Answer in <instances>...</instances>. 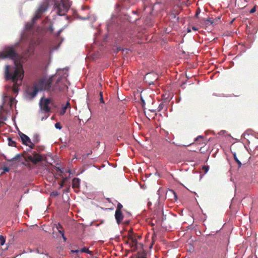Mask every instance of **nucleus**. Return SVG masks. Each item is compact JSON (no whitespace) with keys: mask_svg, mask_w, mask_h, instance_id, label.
I'll return each mask as SVG.
<instances>
[{"mask_svg":"<svg viewBox=\"0 0 258 258\" xmlns=\"http://www.w3.org/2000/svg\"><path fill=\"white\" fill-rule=\"evenodd\" d=\"M54 77L48 78L43 77L33 83V86L27 88V93L30 99H33L38 94L39 91H47L48 92H63L68 89L65 82L67 79L60 77L56 80L55 83L52 86Z\"/></svg>","mask_w":258,"mask_h":258,"instance_id":"nucleus-1","label":"nucleus"},{"mask_svg":"<svg viewBox=\"0 0 258 258\" xmlns=\"http://www.w3.org/2000/svg\"><path fill=\"white\" fill-rule=\"evenodd\" d=\"M24 75L23 66H6L5 78L13 83L12 90L14 93L19 91V87L22 84Z\"/></svg>","mask_w":258,"mask_h":258,"instance_id":"nucleus-2","label":"nucleus"},{"mask_svg":"<svg viewBox=\"0 0 258 258\" xmlns=\"http://www.w3.org/2000/svg\"><path fill=\"white\" fill-rule=\"evenodd\" d=\"M34 49V44L32 42L30 44L27 51L19 55V53L16 52L13 47H7L0 52V60L9 58L14 61L15 64H22V63L26 61L31 53L33 52Z\"/></svg>","mask_w":258,"mask_h":258,"instance_id":"nucleus-3","label":"nucleus"},{"mask_svg":"<svg viewBox=\"0 0 258 258\" xmlns=\"http://www.w3.org/2000/svg\"><path fill=\"white\" fill-rule=\"evenodd\" d=\"M127 236L130 241V247L133 251L143 249V244L139 241L142 239V235L134 233L132 229L127 232Z\"/></svg>","mask_w":258,"mask_h":258,"instance_id":"nucleus-4","label":"nucleus"},{"mask_svg":"<svg viewBox=\"0 0 258 258\" xmlns=\"http://www.w3.org/2000/svg\"><path fill=\"white\" fill-rule=\"evenodd\" d=\"M25 159L26 162L30 161L35 164L42 161L41 155L38 154L36 151H33L32 154H26Z\"/></svg>","mask_w":258,"mask_h":258,"instance_id":"nucleus-5","label":"nucleus"},{"mask_svg":"<svg viewBox=\"0 0 258 258\" xmlns=\"http://www.w3.org/2000/svg\"><path fill=\"white\" fill-rule=\"evenodd\" d=\"M50 99L42 97L39 101V106L42 111L44 112H48L50 111L49 104L50 103Z\"/></svg>","mask_w":258,"mask_h":258,"instance_id":"nucleus-6","label":"nucleus"},{"mask_svg":"<svg viewBox=\"0 0 258 258\" xmlns=\"http://www.w3.org/2000/svg\"><path fill=\"white\" fill-rule=\"evenodd\" d=\"M145 80L149 84H154L155 82H157L158 77L157 74L154 73H149L145 75Z\"/></svg>","mask_w":258,"mask_h":258,"instance_id":"nucleus-7","label":"nucleus"},{"mask_svg":"<svg viewBox=\"0 0 258 258\" xmlns=\"http://www.w3.org/2000/svg\"><path fill=\"white\" fill-rule=\"evenodd\" d=\"M55 7L58 10V14L63 15L68 11V7L66 6L63 3L62 4H55Z\"/></svg>","mask_w":258,"mask_h":258,"instance_id":"nucleus-8","label":"nucleus"},{"mask_svg":"<svg viewBox=\"0 0 258 258\" xmlns=\"http://www.w3.org/2000/svg\"><path fill=\"white\" fill-rule=\"evenodd\" d=\"M19 136L23 145L27 146L28 145V143L31 142L30 138L27 136L26 134H24L23 133H19Z\"/></svg>","mask_w":258,"mask_h":258,"instance_id":"nucleus-9","label":"nucleus"},{"mask_svg":"<svg viewBox=\"0 0 258 258\" xmlns=\"http://www.w3.org/2000/svg\"><path fill=\"white\" fill-rule=\"evenodd\" d=\"M115 217L117 223L119 224L123 219V215L121 211L115 210Z\"/></svg>","mask_w":258,"mask_h":258,"instance_id":"nucleus-10","label":"nucleus"},{"mask_svg":"<svg viewBox=\"0 0 258 258\" xmlns=\"http://www.w3.org/2000/svg\"><path fill=\"white\" fill-rule=\"evenodd\" d=\"M86 252V253H89V254L90 255H93V251H90L89 249H88V248H86V247H83L80 250H72L71 251V253H73V252H75L76 254V255H79V252Z\"/></svg>","mask_w":258,"mask_h":258,"instance_id":"nucleus-11","label":"nucleus"},{"mask_svg":"<svg viewBox=\"0 0 258 258\" xmlns=\"http://www.w3.org/2000/svg\"><path fill=\"white\" fill-rule=\"evenodd\" d=\"M81 180L78 178H75L72 180V187L74 188H79Z\"/></svg>","mask_w":258,"mask_h":258,"instance_id":"nucleus-12","label":"nucleus"},{"mask_svg":"<svg viewBox=\"0 0 258 258\" xmlns=\"http://www.w3.org/2000/svg\"><path fill=\"white\" fill-rule=\"evenodd\" d=\"M168 195L171 196V200H176L177 199V197L174 190L173 189H170L168 192Z\"/></svg>","mask_w":258,"mask_h":258,"instance_id":"nucleus-13","label":"nucleus"},{"mask_svg":"<svg viewBox=\"0 0 258 258\" xmlns=\"http://www.w3.org/2000/svg\"><path fill=\"white\" fill-rule=\"evenodd\" d=\"M139 251L137 253V258H147L145 252L143 251V249Z\"/></svg>","mask_w":258,"mask_h":258,"instance_id":"nucleus-14","label":"nucleus"},{"mask_svg":"<svg viewBox=\"0 0 258 258\" xmlns=\"http://www.w3.org/2000/svg\"><path fill=\"white\" fill-rule=\"evenodd\" d=\"M203 20L205 21V25L207 26H209V25L213 24L214 23L213 18H209L206 20L203 19Z\"/></svg>","mask_w":258,"mask_h":258,"instance_id":"nucleus-15","label":"nucleus"},{"mask_svg":"<svg viewBox=\"0 0 258 258\" xmlns=\"http://www.w3.org/2000/svg\"><path fill=\"white\" fill-rule=\"evenodd\" d=\"M41 15L42 14H40V12H38V10H37V13H36L34 17H33L32 19V21H33V23H35L36 22V20H37V19H39L41 18Z\"/></svg>","mask_w":258,"mask_h":258,"instance_id":"nucleus-16","label":"nucleus"},{"mask_svg":"<svg viewBox=\"0 0 258 258\" xmlns=\"http://www.w3.org/2000/svg\"><path fill=\"white\" fill-rule=\"evenodd\" d=\"M68 107H70V103L69 102H67L65 106H64L60 111V113L61 115H63L65 113Z\"/></svg>","mask_w":258,"mask_h":258,"instance_id":"nucleus-17","label":"nucleus"},{"mask_svg":"<svg viewBox=\"0 0 258 258\" xmlns=\"http://www.w3.org/2000/svg\"><path fill=\"white\" fill-rule=\"evenodd\" d=\"M8 140V145L9 146L16 147V142L12 140V138H9Z\"/></svg>","mask_w":258,"mask_h":258,"instance_id":"nucleus-18","label":"nucleus"},{"mask_svg":"<svg viewBox=\"0 0 258 258\" xmlns=\"http://www.w3.org/2000/svg\"><path fill=\"white\" fill-rule=\"evenodd\" d=\"M38 12H40V14H42L43 12H45L46 10V8L44 6L42 5L37 10Z\"/></svg>","mask_w":258,"mask_h":258,"instance_id":"nucleus-19","label":"nucleus"},{"mask_svg":"<svg viewBox=\"0 0 258 258\" xmlns=\"http://www.w3.org/2000/svg\"><path fill=\"white\" fill-rule=\"evenodd\" d=\"M234 158L235 162L236 163H237L238 167H241L242 165V163L239 160H238L237 157H236L235 153L234 154Z\"/></svg>","mask_w":258,"mask_h":258,"instance_id":"nucleus-20","label":"nucleus"},{"mask_svg":"<svg viewBox=\"0 0 258 258\" xmlns=\"http://www.w3.org/2000/svg\"><path fill=\"white\" fill-rule=\"evenodd\" d=\"M5 242V238L3 235H0V246L4 245Z\"/></svg>","mask_w":258,"mask_h":258,"instance_id":"nucleus-21","label":"nucleus"},{"mask_svg":"<svg viewBox=\"0 0 258 258\" xmlns=\"http://www.w3.org/2000/svg\"><path fill=\"white\" fill-rule=\"evenodd\" d=\"M33 140L34 143H37L39 141V137L37 134H35L33 136Z\"/></svg>","mask_w":258,"mask_h":258,"instance_id":"nucleus-22","label":"nucleus"},{"mask_svg":"<svg viewBox=\"0 0 258 258\" xmlns=\"http://www.w3.org/2000/svg\"><path fill=\"white\" fill-rule=\"evenodd\" d=\"M67 179H68L67 177L63 178L62 181H61V182L59 184L60 187H63V186L64 185V183H65V182L66 181V180Z\"/></svg>","mask_w":258,"mask_h":258,"instance_id":"nucleus-23","label":"nucleus"},{"mask_svg":"<svg viewBox=\"0 0 258 258\" xmlns=\"http://www.w3.org/2000/svg\"><path fill=\"white\" fill-rule=\"evenodd\" d=\"M21 157V155L18 154H17L15 155V157L13 158L12 159H11V160H10V161H16V160H17L19 159V158H20Z\"/></svg>","mask_w":258,"mask_h":258,"instance_id":"nucleus-24","label":"nucleus"},{"mask_svg":"<svg viewBox=\"0 0 258 258\" xmlns=\"http://www.w3.org/2000/svg\"><path fill=\"white\" fill-rule=\"evenodd\" d=\"M123 208V205H121L120 203H118L117 205V207H116V210H118V211H121V210Z\"/></svg>","mask_w":258,"mask_h":258,"instance_id":"nucleus-25","label":"nucleus"},{"mask_svg":"<svg viewBox=\"0 0 258 258\" xmlns=\"http://www.w3.org/2000/svg\"><path fill=\"white\" fill-rule=\"evenodd\" d=\"M34 24V23H33V21L31 23H27L26 25V28L31 29L33 27Z\"/></svg>","mask_w":258,"mask_h":258,"instance_id":"nucleus-26","label":"nucleus"},{"mask_svg":"<svg viewBox=\"0 0 258 258\" xmlns=\"http://www.w3.org/2000/svg\"><path fill=\"white\" fill-rule=\"evenodd\" d=\"M100 102L102 103H104V99H103V93L102 92H100Z\"/></svg>","mask_w":258,"mask_h":258,"instance_id":"nucleus-27","label":"nucleus"},{"mask_svg":"<svg viewBox=\"0 0 258 258\" xmlns=\"http://www.w3.org/2000/svg\"><path fill=\"white\" fill-rule=\"evenodd\" d=\"M202 169L205 172H207L209 170V167L208 166H203Z\"/></svg>","mask_w":258,"mask_h":258,"instance_id":"nucleus-28","label":"nucleus"},{"mask_svg":"<svg viewBox=\"0 0 258 258\" xmlns=\"http://www.w3.org/2000/svg\"><path fill=\"white\" fill-rule=\"evenodd\" d=\"M55 127L56 128H58L59 130L62 128L61 125H60V123H59V122H57L55 124Z\"/></svg>","mask_w":258,"mask_h":258,"instance_id":"nucleus-29","label":"nucleus"},{"mask_svg":"<svg viewBox=\"0 0 258 258\" xmlns=\"http://www.w3.org/2000/svg\"><path fill=\"white\" fill-rule=\"evenodd\" d=\"M28 146H29L30 149H34V147L35 146V143L31 141V142L30 143V145H28Z\"/></svg>","mask_w":258,"mask_h":258,"instance_id":"nucleus-30","label":"nucleus"},{"mask_svg":"<svg viewBox=\"0 0 258 258\" xmlns=\"http://www.w3.org/2000/svg\"><path fill=\"white\" fill-rule=\"evenodd\" d=\"M3 170H4V172H8L10 171V168L8 167L4 166L2 168Z\"/></svg>","mask_w":258,"mask_h":258,"instance_id":"nucleus-31","label":"nucleus"},{"mask_svg":"<svg viewBox=\"0 0 258 258\" xmlns=\"http://www.w3.org/2000/svg\"><path fill=\"white\" fill-rule=\"evenodd\" d=\"M124 242L128 244L129 245V246H130V243L131 242V241L130 240L127 235V239H124Z\"/></svg>","mask_w":258,"mask_h":258,"instance_id":"nucleus-32","label":"nucleus"},{"mask_svg":"<svg viewBox=\"0 0 258 258\" xmlns=\"http://www.w3.org/2000/svg\"><path fill=\"white\" fill-rule=\"evenodd\" d=\"M255 11H256V7L254 6V7H253V8L252 9H251L250 10L249 13L250 14H252V13L255 12Z\"/></svg>","mask_w":258,"mask_h":258,"instance_id":"nucleus-33","label":"nucleus"},{"mask_svg":"<svg viewBox=\"0 0 258 258\" xmlns=\"http://www.w3.org/2000/svg\"><path fill=\"white\" fill-rule=\"evenodd\" d=\"M130 51L129 49L125 48L122 49V52L123 53H127V52Z\"/></svg>","mask_w":258,"mask_h":258,"instance_id":"nucleus-34","label":"nucleus"},{"mask_svg":"<svg viewBox=\"0 0 258 258\" xmlns=\"http://www.w3.org/2000/svg\"><path fill=\"white\" fill-rule=\"evenodd\" d=\"M200 12H201L200 10L199 9H198L197 10L196 14V16L197 18H198L199 15L200 14Z\"/></svg>","mask_w":258,"mask_h":258,"instance_id":"nucleus-35","label":"nucleus"},{"mask_svg":"<svg viewBox=\"0 0 258 258\" xmlns=\"http://www.w3.org/2000/svg\"><path fill=\"white\" fill-rule=\"evenodd\" d=\"M122 48H121L120 47H118L116 49V50H115V52L116 53H117L118 52H119L120 51H122Z\"/></svg>","mask_w":258,"mask_h":258,"instance_id":"nucleus-36","label":"nucleus"},{"mask_svg":"<svg viewBox=\"0 0 258 258\" xmlns=\"http://www.w3.org/2000/svg\"><path fill=\"white\" fill-rule=\"evenodd\" d=\"M122 48H121L120 47H118L116 49V50H115V52L116 53H117L118 52H119L120 51H122Z\"/></svg>","mask_w":258,"mask_h":258,"instance_id":"nucleus-37","label":"nucleus"},{"mask_svg":"<svg viewBox=\"0 0 258 258\" xmlns=\"http://www.w3.org/2000/svg\"><path fill=\"white\" fill-rule=\"evenodd\" d=\"M57 229H62V227L61 225H60L59 224H58L57 226H56Z\"/></svg>","mask_w":258,"mask_h":258,"instance_id":"nucleus-38","label":"nucleus"},{"mask_svg":"<svg viewBox=\"0 0 258 258\" xmlns=\"http://www.w3.org/2000/svg\"><path fill=\"white\" fill-rule=\"evenodd\" d=\"M57 171H59L60 174H61L63 173V171L61 170H60L59 168H57Z\"/></svg>","mask_w":258,"mask_h":258,"instance_id":"nucleus-39","label":"nucleus"},{"mask_svg":"<svg viewBox=\"0 0 258 258\" xmlns=\"http://www.w3.org/2000/svg\"><path fill=\"white\" fill-rule=\"evenodd\" d=\"M58 231L59 233L61 234V235H62V233H64V231L62 229H58Z\"/></svg>","mask_w":258,"mask_h":258,"instance_id":"nucleus-40","label":"nucleus"},{"mask_svg":"<svg viewBox=\"0 0 258 258\" xmlns=\"http://www.w3.org/2000/svg\"><path fill=\"white\" fill-rule=\"evenodd\" d=\"M61 236H62V237L63 238V241H66L67 238L64 236V233H62V235Z\"/></svg>","mask_w":258,"mask_h":258,"instance_id":"nucleus-41","label":"nucleus"},{"mask_svg":"<svg viewBox=\"0 0 258 258\" xmlns=\"http://www.w3.org/2000/svg\"><path fill=\"white\" fill-rule=\"evenodd\" d=\"M199 138H203V137L201 136H200L196 138V140H198Z\"/></svg>","mask_w":258,"mask_h":258,"instance_id":"nucleus-42","label":"nucleus"},{"mask_svg":"<svg viewBox=\"0 0 258 258\" xmlns=\"http://www.w3.org/2000/svg\"><path fill=\"white\" fill-rule=\"evenodd\" d=\"M192 29H193V30H194V31H197V30H198V29H197V28H196V27H192Z\"/></svg>","mask_w":258,"mask_h":258,"instance_id":"nucleus-43","label":"nucleus"},{"mask_svg":"<svg viewBox=\"0 0 258 258\" xmlns=\"http://www.w3.org/2000/svg\"><path fill=\"white\" fill-rule=\"evenodd\" d=\"M141 101L143 104H145V101L142 98H141Z\"/></svg>","mask_w":258,"mask_h":258,"instance_id":"nucleus-44","label":"nucleus"},{"mask_svg":"<svg viewBox=\"0 0 258 258\" xmlns=\"http://www.w3.org/2000/svg\"><path fill=\"white\" fill-rule=\"evenodd\" d=\"M67 172H69L70 174H71V171L70 170H68L67 171Z\"/></svg>","mask_w":258,"mask_h":258,"instance_id":"nucleus-45","label":"nucleus"},{"mask_svg":"<svg viewBox=\"0 0 258 258\" xmlns=\"http://www.w3.org/2000/svg\"><path fill=\"white\" fill-rule=\"evenodd\" d=\"M13 100V98H11V103H12V102Z\"/></svg>","mask_w":258,"mask_h":258,"instance_id":"nucleus-46","label":"nucleus"}]
</instances>
